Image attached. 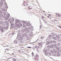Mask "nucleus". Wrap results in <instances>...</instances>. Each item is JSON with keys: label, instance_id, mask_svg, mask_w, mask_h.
<instances>
[{"label": "nucleus", "instance_id": "nucleus-32", "mask_svg": "<svg viewBox=\"0 0 61 61\" xmlns=\"http://www.w3.org/2000/svg\"><path fill=\"white\" fill-rule=\"evenodd\" d=\"M56 41H52V43H56Z\"/></svg>", "mask_w": 61, "mask_h": 61}, {"label": "nucleus", "instance_id": "nucleus-48", "mask_svg": "<svg viewBox=\"0 0 61 61\" xmlns=\"http://www.w3.org/2000/svg\"><path fill=\"white\" fill-rule=\"evenodd\" d=\"M47 47L48 48H50V46H47Z\"/></svg>", "mask_w": 61, "mask_h": 61}, {"label": "nucleus", "instance_id": "nucleus-39", "mask_svg": "<svg viewBox=\"0 0 61 61\" xmlns=\"http://www.w3.org/2000/svg\"><path fill=\"white\" fill-rule=\"evenodd\" d=\"M11 26H15V24H12V25H11Z\"/></svg>", "mask_w": 61, "mask_h": 61}, {"label": "nucleus", "instance_id": "nucleus-21", "mask_svg": "<svg viewBox=\"0 0 61 61\" xmlns=\"http://www.w3.org/2000/svg\"><path fill=\"white\" fill-rule=\"evenodd\" d=\"M49 41H48L47 42L46 45H49Z\"/></svg>", "mask_w": 61, "mask_h": 61}, {"label": "nucleus", "instance_id": "nucleus-33", "mask_svg": "<svg viewBox=\"0 0 61 61\" xmlns=\"http://www.w3.org/2000/svg\"><path fill=\"white\" fill-rule=\"evenodd\" d=\"M0 24H3V21H0Z\"/></svg>", "mask_w": 61, "mask_h": 61}, {"label": "nucleus", "instance_id": "nucleus-8", "mask_svg": "<svg viewBox=\"0 0 61 61\" xmlns=\"http://www.w3.org/2000/svg\"><path fill=\"white\" fill-rule=\"evenodd\" d=\"M39 57L38 55L36 54V55L35 56L34 59H36V57Z\"/></svg>", "mask_w": 61, "mask_h": 61}, {"label": "nucleus", "instance_id": "nucleus-31", "mask_svg": "<svg viewBox=\"0 0 61 61\" xmlns=\"http://www.w3.org/2000/svg\"><path fill=\"white\" fill-rule=\"evenodd\" d=\"M50 44H52H52H53V41H50Z\"/></svg>", "mask_w": 61, "mask_h": 61}, {"label": "nucleus", "instance_id": "nucleus-59", "mask_svg": "<svg viewBox=\"0 0 61 61\" xmlns=\"http://www.w3.org/2000/svg\"><path fill=\"white\" fill-rule=\"evenodd\" d=\"M1 6H2V5H1V4H0V7H1Z\"/></svg>", "mask_w": 61, "mask_h": 61}, {"label": "nucleus", "instance_id": "nucleus-22", "mask_svg": "<svg viewBox=\"0 0 61 61\" xmlns=\"http://www.w3.org/2000/svg\"><path fill=\"white\" fill-rule=\"evenodd\" d=\"M5 27H6V28H8V25L7 24L5 26Z\"/></svg>", "mask_w": 61, "mask_h": 61}, {"label": "nucleus", "instance_id": "nucleus-36", "mask_svg": "<svg viewBox=\"0 0 61 61\" xmlns=\"http://www.w3.org/2000/svg\"><path fill=\"white\" fill-rule=\"evenodd\" d=\"M52 36L51 35H50L48 37L49 38H50Z\"/></svg>", "mask_w": 61, "mask_h": 61}, {"label": "nucleus", "instance_id": "nucleus-4", "mask_svg": "<svg viewBox=\"0 0 61 61\" xmlns=\"http://www.w3.org/2000/svg\"><path fill=\"white\" fill-rule=\"evenodd\" d=\"M4 4L5 5V8H6V10H7V9L8 8V6H7V5L6 4V3L5 2V3H4Z\"/></svg>", "mask_w": 61, "mask_h": 61}, {"label": "nucleus", "instance_id": "nucleus-63", "mask_svg": "<svg viewBox=\"0 0 61 61\" xmlns=\"http://www.w3.org/2000/svg\"><path fill=\"white\" fill-rule=\"evenodd\" d=\"M34 56V54H32V56Z\"/></svg>", "mask_w": 61, "mask_h": 61}, {"label": "nucleus", "instance_id": "nucleus-64", "mask_svg": "<svg viewBox=\"0 0 61 61\" xmlns=\"http://www.w3.org/2000/svg\"><path fill=\"white\" fill-rule=\"evenodd\" d=\"M20 47V48H22V46H21Z\"/></svg>", "mask_w": 61, "mask_h": 61}, {"label": "nucleus", "instance_id": "nucleus-47", "mask_svg": "<svg viewBox=\"0 0 61 61\" xmlns=\"http://www.w3.org/2000/svg\"><path fill=\"white\" fill-rule=\"evenodd\" d=\"M13 61H15V58L13 59Z\"/></svg>", "mask_w": 61, "mask_h": 61}, {"label": "nucleus", "instance_id": "nucleus-62", "mask_svg": "<svg viewBox=\"0 0 61 61\" xmlns=\"http://www.w3.org/2000/svg\"><path fill=\"white\" fill-rule=\"evenodd\" d=\"M61 16V15H58V16Z\"/></svg>", "mask_w": 61, "mask_h": 61}, {"label": "nucleus", "instance_id": "nucleus-13", "mask_svg": "<svg viewBox=\"0 0 61 61\" xmlns=\"http://www.w3.org/2000/svg\"><path fill=\"white\" fill-rule=\"evenodd\" d=\"M30 6H29L28 7V9H29V10H31L32 9V8L30 7Z\"/></svg>", "mask_w": 61, "mask_h": 61}, {"label": "nucleus", "instance_id": "nucleus-5", "mask_svg": "<svg viewBox=\"0 0 61 61\" xmlns=\"http://www.w3.org/2000/svg\"><path fill=\"white\" fill-rule=\"evenodd\" d=\"M38 45L39 46H40V47H41L42 46V42H41V43H39Z\"/></svg>", "mask_w": 61, "mask_h": 61}, {"label": "nucleus", "instance_id": "nucleus-7", "mask_svg": "<svg viewBox=\"0 0 61 61\" xmlns=\"http://www.w3.org/2000/svg\"><path fill=\"white\" fill-rule=\"evenodd\" d=\"M29 36L30 37H31V36H33V32H31Z\"/></svg>", "mask_w": 61, "mask_h": 61}, {"label": "nucleus", "instance_id": "nucleus-49", "mask_svg": "<svg viewBox=\"0 0 61 61\" xmlns=\"http://www.w3.org/2000/svg\"><path fill=\"white\" fill-rule=\"evenodd\" d=\"M39 47L38 46L36 48L37 49H39Z\"/></svg>", "mask_w": 61, "mask_h": 61}, {"label": "nucleus", "instance_id": "nucleus-50", "mask_svg": "<svg viewBox=\"0 0 61 61\" xmlns=\"http://www.w3.org/2000/svg\"><path fill=\"white\" fill-rule=\"evenodd\" d=\"M38 46H35V48H37V47Z\"/></svg>", "mask_w": 61, "mask_h": 61}, {"label": "nucleus", "instance_id": "nucleus-26", "mask_svg": "<svg viewBox=\"0 0 61 61\" xmlns=\"http://www.w3.org/2000/svg\"><path fill=\"white\" fill-rule=\"evenodd\" d=\"M56 48L57 51H59V47H57Z\"/></svg>", "mask_w": 61, "mask_h": 61}, {"label": "nucleus", "instance_id": "nucleus-25", "mask_svg": "<svg viewBox=\"0 0 61 61\" xmlns=\"http://www.w3.org/2000/svg\"><path fill=\"white\" fill-rule=\"evenodd\" d=\"M3 1H1L0 2V5H3Z\"/></svg>", "mask_w": 61, "mask_h": 61}, {"label": "nucleus", "instance_id": "nucleus-6", "mask_svg": "<svg viewBox=\"0 0 61 61\" xmlns=\"http://www.w3.org/2000/svg\"><path fill=\"white\" fill-rule=\"evenodd\" d=\"M56 34L55 33H51V35L52 36H55L56 35Z\"/></svg>", "mask_w": 61, "mask_h": 61}, {"label": "nucleus", "instance_id": "nucleus-54", "mask_svg": "<svg viewBox=\"0 0 61 61\" xmlns=\"http://www.w3.org/2000/svg\"><path fill=\"white\" fill-rule=\"evenodd\" d=\"M31 31H33V30H34V29L32 28L31 29Z\"/></svg>", "mask_w": 61, "mask_h": 61}, {"label": "nucleus", "instance_id": "nucleus-3", "mask_svg": "<svg viewBox=\"0 0 61 61\" xmlns=\"http://www.w3.org/2000/svg\"><path fill=\"white\" fill-rule=\"evenodd\" d=\"M15 32H14L13 33H12V34H10L9 35V36L10 37V38L11 37H12V35H14V34H15Z\"/></svg>", "mask_w": 61, "mask_h": 61}, {"label": "nucleus", "instance_id": "nucleus-40", "mask_svg": "<svg viewBox=\"0 0 61 61\" xmlns=\"http://www.w3.org/2000/svg\"><path fill=\"white\" fill-rule=\"evenodd\" d=\"M47 31H49V28H47L46 29Z\"/></svg>", "mask_w": 61, "mask_h": 61}, {"label": "nucleus", "instance_id": "nucleus-14", "mask_svg": "<svg viewBox=\"0 0 61 61\" xmlns=\"http://www.w3.org/2000/svg\"><path fill=\"white\" fill-rule=\"evenodd\" d=\"M21 31L23 32H24L25 31V29H23L21 30Z\"/></svg>", "mask_w": 61, "mask_h": 61}, {"label": "nucleus", "instance_id": "nucleus-11", "mask_svg": "<svg viewBox=\"0 0 61 61\" xmlns=\"http://www.w3.org/2000/svg\"><path fill=\"white\" fill-rule=\"evenodd\" d=\"M52 38L53 39H54V40H56V39H57L56 38V37H52Z\"/></svg>", "mask_w": 61, "mask_h": 61}, {"label": "nucleus", "instance_id": "nucleus-52", "mask_svg": "<svg viewBox=\"0 0 61 61\" xmlns=\"http://www.w3.org/2000/svg\"><path fill=\"white\" fill-rule=\"evenodd\" d=\"M49 56H51V53H49Z\"/></svg>", "mask_w": 61, "mask_h": 61}, {"label": "nucleus", "instance_id": "nucleus-2", "mask_svg": "<svg viewBox=\"0 0 61 61\" xmlns=\"http://www.w3.org/2000/svg\"><path fill=\"white\" fill-rule=\"evenodd\" d=\"M23 22L24 24H25L26 26H31V25L30 24V22L29 21H28V22H26L25 21H23Z\"/></svg>", "mask_w": 61, "mask_h": 61}, {"label": "nucleus", "instance_id": "nucleus-12", "mask_svg": "<svg viewBox=\"0 0 61 61\" xmlns=\"http://www.w3.org/2000/svg\"><path fill=\"white\" fill-rule=\"evenodd\" d=\"M56 37H57V38H60V36H59L58 35H56Z\"/></svg>", "mask_w": 61, "mask_h": 61}, {"label": "nucleus", "instance_id": "nucleus-41", "mask_svg": "<svg viewBox=\"0 0 61 61\" xmlns=\"http://www.w3.org/2000/svg\"><path fill=\"white\" fill-rule=\"evenodd\" d=\"M45 55H48V53H47V52H45Z\"/></svg>", "mask_w": 61, "mask_h": 61}, {"label": "nucleus", "instance_id": "nucleus-24", "mask_svg": "<svg viewBox=\"0 0 61 61\" xmlns=\"http://www.w3.org/2000/svg\"><path fill=\"white\" fill-rule=\"evenodd\" d=\"M25 30L26 31H28L29 30V29H28V28H27L25 29Z\"/></svg>", "mask_w": 61, "mask_h": 61}, {"label": "nucleus", "instance_id": "nucleus-38", "mask_svg": "<svg viewBox=\"0 0 61 61\" xmlns=\"http://www.w3.org/2000/svg\"><path fill=\"white\" fill-rule=\"evenodd\" d=\"M47 51L46 50H44L43 51V52H45V53H46Z\"/></svg>", "mask_w": 61, "mask_h": 61}, {"label": "nucleus", "instance_id": "nucleus-27", "mask_svg": "<svg viewBox=\"0 0 61 61\" xmlns=\"http://www.w3.org/2000/svg\"><path fill=\"white\" fill-rule=\"evenodd\" d=\"M11 20L13 22L15 21V20L14 19V18H11Z\"/></svg>", "mask_w": 61, "mask_h": 61}, {"label": "nucleus", "instance_id": "nucleus-10", "mask_svg": "<svg viewBox=\"0 0 61 61\" xmlns=\"http://www.w3.org/2000/svg\"><path fill=\"white\" fill-rule=\"evenodd\" d=\"M26 33H24L22 35V37H24L25 36H26Z\"/></svg>", "mask_w": 61, "mask_h": 61}, {"label": "nucleus", "instance_id": "nucleus-35", "mask_svg": "<svg viewBox=\"0 0 61 61\" xmlns=\"http://www.w3.org/2000/svg\"><path fill=\"white\" fill-rule=\"evenodd\" d=\"M2 11H5V9L4 8H2Z\"/></svg>", "mask_w": 61, "mask_h": 61}, {"label": "nucleus", "instance_id": "nucleus-44", "mask_svg": "<svg viewBox=\"0 0 61 61\" xmlns=\"http://www.w3.org/2000/svg\"><path fill=\"white\" fill-rule=\"evenodd\" d=\"M37 52L39 53V50H38V49H37Z\"/></svg>", "mask_w": 61, "mask_h": 61}, {"label": "nucleus", "instance_id": "nucleus-55", "mask_svg": "<svg viewBox=\"0 0 61 61\" xmlns=\"http://www.w3.org/2000/svg\"><path fill=\"white\" fill-rule=\"evenodd\" d=\"M6 50H10V49H6Z\"/></svg>", "mask_w": 61, "mask_h": 61}, {"label": "nucleus", "instance_id": "nucleus-1", "mask_svg": "<svg viewBox=\"0 0 61 61\" xmlns=\"http://www.w3.org/2000/svg\"><path fill=\"white\" fill-rule=\"evenodd\" d=\"M15 26L18 28L20 27V25H19V23H21L22 22V21L20 20H15Z\"/></svg>", "mask_w": 61, "mask_h": 61}, {"label": "nucleus", "instance_id": "nucleus-28", "mask_svg": "<svg viewBox=\"0 0 61 61\" xmlns=\"http://www.w3.org/2000/svg\"><path fill=\"white\" fill-rule=\"evenodd\" d=\"M54 47L55 48H57V46H56V45L55 44L54 46Z\"/></svg>", "mask_w": 61, "mask_h": 61}, {"label": "nucleus", "instance_id": "nucleus-15", "mask_svg": "<svg viewBox=\"0 0 61 61\" xmlns=\"http://www.w3.org/2000/svg\"><path fill=\"white\" fill-rule=\"evenodd\" d=\"M60 56V54L59 52H58L57 53V56Z\"/></svg>", "mask_w": 61, "mask_h": 61}, {"label": "nucleus", "instance_id": "nucleus-9", "mask_svg": "<svg viewBox=\"0 0 61 61\" xmlns=\"http://www.w3.org/2000/svg\"><path fill=\"white\" fill-rule=\"evenodd\" d=\"M57 53V51H55L53 52V55H56V54Z\"/></svg>", "mask_w": 61, "mask_h": 61}, {"label": "nucleus", "instance_id": "nucleus-37", "mask_svg": "<svg viewBox=\"0 0 61 61\" xmlns=\"http://www.w3.org/2000/svg\"><path fill=\"white\" fill-rule=\"evenodd\" d=\"M23 27H25V28L26 27V25H25L24 24H23Z\"/></svg>", "mask_w": 61, "mask_h": 61}, {"label": "nucleus", "instance_id": "nucleus-53", "mask_svg": "<svg viewBox=\"0 0 61 61\" xmlns=\"http://www.w3.org/2000/svg\"><path fill=\"white\" fill-rule=\"evenodd\" d=\"M53 51H56V49H53Z\"/></svg>", "mask_w": 61, "mask_h": 61}, {"label": "nucleus", "instance_id": "nucleus-43", "mask_svg": "<svg viewBox=\"0 0 61 61\" xmlns=\"http://www.w3.org/2000/svg\"><path fill=\"white\" fill-rule=\"evenodd\" d=\"M4 31V29L2 28L1 29V32H3Z\"/></svg>", "mask_w": 61, "mask_h": 61}, {"label": "nucleus", "instance_id": "nucleus-42", "mask_svg": "<svg viewBox=\"0 0 61 61\" xmlns=\"http://www.w3.org/2000/svg\"><path fill=\"white\" fill-rule=\"evenodd\" d=\"M9 18V17H6V20H7L8 19V18Z\"/></svg>", "mask_w": 61, "mask_h": 61}, {"label": "nucleus", "instance_id": "nucleus-56", "mask_svg": "<svg viewBox=\"0 0 61 61\" xmlns=\"http://www.w3.org/2000/svg\"><path fill=\"white\" fill-rule=\"evenodd\" d=\"M27 48H31V47H27Z\"/></svg>", "mask_w": 61, "mask_h": 61}, {"label": "nucleus", "instance_id": "nucleus-60", "mask_svg": "<svg viewBox=\"0 0 61 61\" xmlns=\"http://www.w3.org/2000/svg\"><path fill=\"white\" fill-rule=\"evenodd\" d=\"M32 55H34V52H32Z\"/></svg>", "mask_w": 61, "mask_h": 61}, {"label": "nucleus", "instance_id": "nucleus-19", "mask_svg": "<svg viewBox=\"0 0 61 61\" xmlns=\"http://www.w3.org/2000/svg\"><path fill=\"white\" fill-rule=\"evenodd\" d=\"M19 25L20 27V26L21 27L22 26V24L21 23H19Z\"/></svg>", "mask_w": 61, "mask_h": 61}, {"label": "nucleus", "instance_id": "nucleus-30", "mask_svg": "<svg viewBox=\"0 0 61 61\" xmlns=\"http://www.w3.org/2000/svg\"><path fill=\"white\" fill-rule=\"evenodd\" d=\"M11 19H9L8 20V22H11Z\"/></svg>", "mask_w": 61, "mask_h": 61}, {"label": "nucleus", "instance_id": "nucleus-46", "mask_svg": "<svg viewBox=\"0 0 61 61\" xmlns=\"http://www.w3.org/2000/svg\"><path fill=\"white\" fill-rule=\"evenodd\" d=\"M51 53H52V54L53 53V51H51Z\"/></svg>", "mask_w": 61, "mask_h": 61}, {"label": "nucleus", "instance_id": "nucleus-58", "mask_svg": "<svg viewBox=\"0 0 61 61\" xmlns=\"http://www.w3.org/2000/svg\"><path fill=\"white\" fill-rule=\"evenodd\" d=\"M14 43H15V40L14 41Z\"/></svg>", "mask_w": 61, "mask_h": 61}, {"label": "nucleus", "instance_id": "nucleus-20", "mask_svg": "<svg viewBox=\"0 0 61 61\" xmlns=\"http://www.w3.org/2000/svg\"><path fill=\"white\" fill-rule=\"evenodd\" d=\"M23 40V39L22 38H20L19 39V40H20V41H21L22 40Z\"/></svg>", "mask_w": 61, "mask_h": 61}, {"label": "nucleus", "instance_id": "nucleus-34", "mask_svg": "<svg viewBox=\"0 0 61 61\" xmlns=\"http://www.w3.org/2000/svg\"><path fill=\"white\" fill-rule=\"evenodd\" d=\"M0 17H3V15H2V14H0Z\"/></svg>", "mask_w": 61, "mask_h": 61}, {"label": "nucleus", "instance_id": "nucleus-16", "mask_svg": "<svg viewBox=\"0 0 61 61\" xmlns=\"http://www.w3.org/2000/svg\"><path fill=\"white\" fill-rule=\"evenodd\" d=\"M45 37L44 36H41V38L42 39H44L45 38Z\"/></svg>", "mask_w": 61, "mask_h": 61}, {"label": "nucleus", "instance_id": "nucleus-61", "mask_svg": "<svg viewBox=\"0 0 61 61\" xmlns=\"http://www.w3.org/2000/svg\"><path fill=\"white\" fill-rule=\"evenodd\" d=\"M59 27L60 28H61V26H59Z\"/></svg>", "mask_w": 61, "mask_h": 61}, {"label": "nucleus", "instance_id": "nucleus-57", "mask_svg": "<svg viewBox=\"0 0 61 61\" xmlns=\"http://www.w3.org/2000/svg\"><path fill=\"white\" fill-rule=\"evenodd\" d=\"M41 27H42V26H41V25H40V28H41Z\"/></svg>", "mask_w": 61, "mask_h": 61}, {"label": "nucleus", "instance_id": "nucleus-18", "mask_svg": "<svg viewBox=\"0 0 61 61\" xmlns=\"http://www.w3.org/2000/svg\"><path fill=\"white\" fill-rule=\"evenodd\" d=\"M10 22V24H11V25H12V24H14V22L12 21H11Z\"/></svg>", "mask_w": 61, "mask_h": 61}, {"label": "nucleus", "instance_id": "nucleus-17", "mask_svg": "<svg viewBox=\"0 0 61 61\" xmlns=\"http://www.w3.org/2000/svg\"><path fill=\"white\" fill-rule=\"evenodd\" d=\"M50 47L51 48H53V47H54V45H50Z\"/></svg>", "mask_w": 61, "mask_h": 61}, {"label": "nucleus", "instance_id": "nucleus-51", "mask_svg": "<svg viewBox=\"0 0 61 61\" xmlns=\"http://www.w3.org/2000/svg\"><path fill=\"white\" fill-rule=\"evenodd\" d=\"M29 29H29H31V27H29L28 28Z\"/></svg>", "mask_w": 61, "mask_h": 61}, {"label": "nucleus", "instance_id": "nucleus-45", "mask_svg": "<svg viewBox=\"0 0 61 61\" xmlns=\"http://www.w3.org/2000/svg\"><path fill=\"white\" fill-rule=\"evenodd\" d=\"M29 39H30V38L29 37H28L27 38V40H29Z\"/></svg>", "mask_w": 61, "mask_h": 61}, {"label": "nucleus", "instance_id": "nucleus-29", "mask_svg": "<svg viewBox=\"0 0 61 61\" xmlns=\"http://www.w3.org/2000/svg\"><path fill=\"white\" fill-rule=\"evenodd\" d=\"M5 23L6 24H8V22L7 21H5Z\"/></svg>", "mask_w": 61, "mask_h": 61}, {"label": "nucleus", "instance_id": "nucleus-23", "mask_svg": "<svg viewBox=\"0 0 61 61\" xmlns=\"http://www.w3.org/2000/svg\"><path fill=\"white\" fill-rule=\"evenodd\" d=\"M57 46H60V43H58L57 44Z\"/></svg>", "mask_w": 61, "mask_h": 61}]
</instances>
